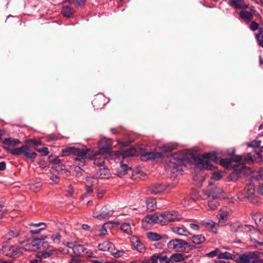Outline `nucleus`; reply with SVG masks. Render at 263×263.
I'll return each mask as SVG.
<instances>
[{
    "label": "nucleus",
    "instance_id": "63",
    "mask_svg": "<svg viewBox=\"0 0 263 263\" xmlns=\"http://www.w3.org/2000/svg\"><path fill=\"white\" fill-rule=\"evenodd\" d=\"M42 260L41 258H36L30 260L29 263H41Z\"/></svg>",
    "mask_w": 263,
    "mask_h": 263
},
{
    "label": "nucleus",
    "instance_id": "43",
    "mask_svg": "<svg viewBox=\"0 0 263 263\" xmlns=\"http://www.w3.org/2000/svg\"><path fill=\"white\" fill-rule=\"evenodd\" d=\"M231 163L232 160L229 158L221 159L219 162L220 164L224 167H228Z\"/></svg>",
    "mask_w": 263,
    "mask_h": 263
},
{
    "label": "nucleus",
    "instance_id": "31",
    "mask_svg": "<svg viewBox=\"0 0 263 263\" xmlns=\"http://www.w3.org/2000/svg\"><path fill=\"white\" fill-rule=\"evenodd\" d=\"M97 174L98 177L101 178H108L110 176L109 170L104 167L98 170Z\"/></svg>",
    "mask_w": 263,
    "mask_h": 263
},
{
    "label": "nucleus",
    "instance_id": "58",
    "mask_svg": "<svg viewBox=\"0 0 263 263\" xmlns=\"http://www.w3.org/2000/svg\"><path fill=\"white\" fill-rule=\"evenodd\" d=\"M190 200L187 199H184L181 202L183 206L187 207L189 205Z\"/></svg>",
    "mask_w": 263,
    "mask_h": 263
},
{
    "label": "nucleus",
    "instance_id": "15",
    "mask_svg": "<svg viewBox=\"0 0 263 263\" xmlns=\"http://www.w3.org/2000/svg\"><path fill=\"white\" fill-rule=\"evenodd\" d=\"M161 213H155L148 215L144 217L143 221L147 223L153 224L155 223L161 224Z\"/></svg>",
    "mask_w": 263,
    "mask_h": 263
},
{
    "label": "nucleus",
    "instance_id": "54",
    "mask_svg": "<svg viewBox=\"0 0 263 263\" xmlns=\"http://www.w3.org/2000/svg\"><path fill=\"white\" fill-rule=\"evenodd\" d=\"M189 226L190 228L193 231H198L199 230V226L196 223H191Z\"/></svg>",
    "mask_w": 263,
    "mask_h": 263
},
{
    "label": "nucleus",
    "instance_id": "45",
    "mask_svg": "<svg viewBox=\"0 0 263 263\" xmlns=\"http://www.w3.org/2000/svg\"><path fill=\"white\" fill-rule=\"evenodd\" d=\"M55 251V250H51L48 251L42 252L41 256L44 258H48L53 255Z\"/></svg>",
    "mask_w": 263,
    "mask_h": 263
},
{
    "label": "nucleus",
    "instance_id": "29",
    "mask_svg": "<svg viewBox=\"0 0 263 263\" xmlns=\"http://www.w3.org/2000/svg\"><path fill=\"white\" fill-rule=\"evenodd\" d=\"M184 259V256L181 253H174L170 256L171 263L180 262Z\"/></svg>",
    "mask_w": 263,
    "mask_h": 263
},
{
    "label": "nucleus",
    "instance_id": "10",
    "mask_svg": "<svg viewBox=\"0 0 263 263\" xmlns=\"http://www.w3.org/2000/svg\"><path fill=\"white\" fill-rule=\"evenodd\" d=\"M17 236H18V241L21 244L25 242L28 240V237L26 233L23 232H20L16 228H12L7 234V237L9 239Z\"/></svg>",
    "mask_w": 263,
    "mask_h": 263
},
{
    "label": "nucleus",
    "instance_id": "23",
    "mask_svg": "<svg viewBox=\"0 0 263 263\" xmlns=\"http://www.w3.org/2000/svg\"><path fill=\"white\" fill-rule=\"evenodd\" d=\"M85 250L86 249L83 245L74 244V246H72V251L76 256L83 255L85 254Z\"/></svg>",
    "mask_w": 263,
    "mask_h": 263
},
{
    "label": "nucleus",
    "instance_id": "49",
    "mask_svg": "<svg viewBox=\"0 0 263 263\" xmlns=\"http://www.w3.org/2000/svg\"><path fill=\"white\" fill-rule=\"evenodd\" d=\"M37 151L41 153L42 156H46L49 153L48 149L47 147H43L41 148H38Z\"/></svg>",
    "mask_w": 263,
    "mask_h": 263
},
{
    "label": "nucleus",
    "instance_id": "35",
    "mask_svg": "<svg viewBox=\"0 0 263 263\" xmlns=\"http://www.w3.org/2000/svg\"><path fill=\"white\" fill-rule=\"evenodd\" d=\"M258 45L263 48V28H259V32L255 35Z\"/></svg>",
    "mask_w": 263,
    "mask_h": 263
},
{
    "label": "nucleus",
    "instance_id": "30",
    "mask_svg": "<svg viewBox=\"0 0 263 263\" xmlns=\"http://www.w3.org/2000/svg\"><path fill=\"white\" fill-rule=\"evenodd\" d=\"M147 210L150 212L154 211L156 209V199L153 198L147 199L146 201Z\"/></svg>",
    "mask_w": 263,
    "mask_h": 263
},
{
    "label": "nucleus",
    "instance_id": "24",
    "mask_svg": "<svg viewBox=\"0 0 263 263\" xmlns=\"http://www.w3.org/2000/svg\"><path fill=\"white\" fill-rule=\"evenodd\" d=\"M27 149H28V146L27 145H23L20 147L15 148L12 149H7V150L14 156H18L22 154L24 155Z\"/></svg>",
    "mask_w": 263,
    "mask_h": 263
},
{
    "label": "nucleus",
    "instance_id": "64",
    "mask_svg": "<svg viewBox=\"0 0 263 263\" xmlns=\"http://www.w3.org/2000/svg\"><path fill=\"white\" fill-rule=\"evenodd\" d=\"M252 263H263V259H254Z\"/></svg>",
    "mask_w": 263,
    "mask_h": 263
},
{
    "label": "nucleus",
    "instance_id": "37",
    "mask_svg": "<svg viewBox=\"0 0 263 263\" xmlns=\"http://www.w3.org/2000/svg\"><path fill=\"white\" fill-rule=\"evenodd\" d=\"M148 238L152 241H158L162 239V236L155 232H149L147 234Z\"/></svg>",
    "mask_w": 263,
    "mask_h": 263
},
{
    "label": "nucleus",
    "instance_id": "50",
    "mask_svg": "<svg viewBox=\"0 0 263 263\" xmlns=\"http://www.w3.org/2000/svg\"><path fill=\"white\" fill-rule=\"evenodd\" d=\"M243 155H234L232 156L231 158L232 162H242Z\"/></svg>",
    "mask_w": 263,
    "mask_h": 263
},
{
    "label": "nucleus",
    "instance_id": "17",
    "mask_svg": "<svg viewBox=\"0 0 263 263\" xmlns=\"http://www.w3.org/2000/svg\"><path fill=\"white\" fill-rule=\"evenodd\" d=\"M130 241L133 246L137 251L140 253L144 252L145 250L144 245L141 242L140 239L138 237L135 236L131 237Z\"/></svg>",
    "mask_w": 263,
    "mask_h": 263
},
{
    "label": "nucleus",
    "instance_id": "33",
    "mask_svg": "<svg viewBox=\"0 0 263 263\" xmlns=\"http://www.w3.org/2000/svg\"><path fill=\"white\" fill-rule=\"evenodd\" d=\"M255 160V157L252 156L250 153L247 155H243L242 163L243 164L252 163Z\"/></svg>",
    "mask_w": 263,
    "mask_h": 263
},
{
    "label": "nucleus",
    "instance_id": "47",
    "mask_svg": "<svg viewBox=\"0 0 263 263\" xmlns=\"http://www.w3.org/2000/svg\"><path fill=\"white\" fill-rule=\"evenodd\" d=\"M29 226L35 228L41 227V229H45L47 227L46 223L44 222L31 223L29 224Z\"/></svg>",
    "mask_w": 263,
    "mask_h": 263
},
{
    "label": "nucleus",
    "instance_id": "5",
    "mask_svg": "<svg viewBox=\"0 0 263 263\" xmlns=\"http://www.w3.org/2000/svg\"><path fill=\"white\" fill-rule=\"evenodd\" d=\"M215 152H210L203 154L201 157H197L195 158V161L201 164L203 168L211 170L214 167L212 162H214L216 158Z\"/></svg>",
    "mask_w": 263,
    "mask_h": 263
},
{
    "label": "nucleus",
    "instance_id": "34",
    "mask_svg": "<svg viewBox=\"0 0 263 263\" xmlns=\"http://www.w3.org/2000/svg\"><path fill=\"white\" fill-rule=\"evenodd\" d=\"M3 143L7 145L10 146H15L19 144H20L21 142L20 140L17 139H13V138H7L5 139Z\"/></svg>",
    "mask_w": 263,
    "mask_h": 263
},
{
    "label": "nucleus",
    "instance_id": "6",
    "mask_svg": "<svg viewBox=\"0 0 263 263\" xmlns=\"http://www.w3.org/2000/svg\"><path fill=\"white\" fill-rule=\"evenodd\" d=\"M89 151V149L86 147L79 148L71 147L65 149L64 152L73 155L75 160L83 162L86 160Z\"/></svg>",
    "mask_w": 263,
    "mask_h": 263
},
{
    "label": "nucleus",
    "instance_id": "55",
    "mask_svg": "<svg viewBox=\"0 0 263 263\" xmlns=\"http://www.w3.org/2000/svg\"><path fill=\"white\" fill-rule=\"evenodd\" d=\"M73 188L72 187L71 185L68 186V189L67 191V193L66 194V196L67 197H71L73 193Z\"/></svg>",
    "mask_w": 263,
    "mask_h": 263
},
{
    "label": "nucleus",
    "instance_id": "56",
    "mask_svg": "<svg viewBox=\"0 0 263 263\" xmlns=\"http://www.w3.org/2000/svg\"><path fill=\"white\" fill-rule=\"evenodd\" d=\"M250 10L251 11V12L253 13V15L256 16H260V14L259 12H258L255 9L254 6H251L250 8Z\"/></svg>",
    "mask_w": 263,
    "mask_h": 263
},
{
    "label": "nucleus",
    "instance_id": "44",
    "mask_svg": "<svg viewBox=\"0 0 263 263\" xmlns=\"http://www.w3.org/2000/svg\"><path fill=\"white\" fill-rule=\"evenodd\" d=\"M51 238L53 242V243L56 244H59L60 242V240L61 238V235L59 233H57L55 234H53L51 237Z\"/></svg>",
    "mask_w": 263,
    "mask_h": 263
},
{
    "label": "nucleus",
    "instance_id": "57",
    "mask_svg": "<svg viewBox=\"0 0 263 263\" xmlns=\"http://www.w3.org/2000/svg\"><path fill=\"white\" fill-rule=\"evenodd\" d=\"M50 179L55 183H58L60 180L59 177L56 175H52Z\"/></svg>",
    "mask_w": 263,
    "mask_h": 263
},
{
    "label": "nucleus",
    "instance_id": "11",
    "mask_svg": "<svg viewBox=\"0 0 263 263\" xmlns=\"http://www.w3.org/2000/svg\"><path fill=\"white\" fill-rule=\"evenodd\" d=\"M113 213L114 211L112 210H109L107 206H105L101 209L99 214L94 213L93 214V217L99 220H105L111 216L113 214Z\"/></svg>",
    "mask_w": 263,
    "mask_h": 263
},
{
    "label": "nucleus",
    "instance_id": "3",
    "mask_svg": "<svg viewBox=\"0 0 263 263\" xmlns=\"http://www.w3.org/2000/svg\"><path fill=\"white\" fill-rule=\"evenodd\" d=\"M238 198L242 201H249L253 204L258 202V199L255 194V187L253 183H249L245 187L243 192L238 194Z\"/></svg>",
    "mask_w": 263,
    "mask_h": 263
},
{
    "label": "nucleus",
    "instance_id": "39",
    "mask_svg": "<svg viewBox=\"0 0 263 263\" xmlns=\"http://www.w3.org/2000/svg\"><path fill=\"white\" fill-rule=\"evenodd\" d=\"M218 258L220 259H234L235 256L229 252H225L218 254Z\"/></svg>",
    "mask_w": 263,
    "mask_h": 263
},
{
    "label": "nucleus",
    "instance_id": "4",
    "mask_svg": "<svg viewBox=\"0 0 263 263\" xmlns=\"http://www.w3.org/2000/svg\"><path fill=\"white\" fill-rule=\"evenodd\" d=\"M167 246L168 248L176 252L187 253L192 250V246L188 242L177 238L171 240Z\"/></svg>",
    "mask_w": 263,
    "mask_h": 263
},
{
    "label": "nucleus",
    "instance_id": "26",
    "mask_svg": "<svg viewBox=\"0 0 263 263\" xmlns=\"http://www.w3.org/2000/svg\"><path fill=\"white\" fill-rule=\"evenodd\" d=\"M74 10L73 8L70 6H64L63 7L61 13L66 17L70 18L73 17Z\"/></svg>",
    "mask_w": 263,
    "mask_h": 263
},
{
    "label": "nucleus",
    "instance_id": "52",
    "mask_svg": "<svg viewBox=\"0 0 263 263\" xmlns=\"http://www.w3.org/2000/svg\"><path fill=\"white\" fill-rule=\"evenodd\" d=\"M262 218H263V216L260 213H256L254 216V219L256 223H257V222H261Z\"/></svg>",
    "mask_w": 263,
    "mask_h": 263
},
{
    "label": "nucleus",
    "instance_id": "51",
    "mask_svg": "<svg viewBox=\"0 0 263 263\" xmlns=\"http://www.w3.org/2000/svg\"><path fill=\"white\" fill-rule=\"evenodd\" d=\"M219 250L218 249H216L215 250L207 253L206 255L209 257H213L214 256H218L219 254Z\"/></svg>",
    "mask_w": 263,
    "mask_h": 263
},
{
    "label": "nucleus",
    "instance_id": "14",
    "mask_svg": "<svg viewBox=\"0 0 263 263\" xmlns=\"http://www.w3.org/2000/svg\"><path fill=\"white\" fill-rule=\"evenodd\" d=\"M164 157V154L162 152H150L142 155L141 159L142 160L148 159L157 160L162 159Z\"/></svg>",
    "mask_w": 263,
    "mask_h": 263
},
{
    "label": "nucleus",
    "instance_id": "38",
    "mask_svg": "<svg viewBox=\"0 0 263 263\" xmlns=\"http://www.w3.org/2000/svg\"><path fill=\"white\" fill-rule=\"evenodd\" d=\"M252 179L255 181L263 182V167L259 170L257 175L253 176Z\"/></svg>",
    "mask_w": 263,
    "mask_h": 263
},
{
    "label": "nucleus",
    "instance_id": "60",
    "mask_svg": "<svg viewBox=\"0 0 263 263\" xmlns=\"http://www.w3.org/2000/svg\"><path fill=\"white\" fill-rule=\"evenodd\" d=\"M6 167V164L5 162H0V171H4Z\"/></svg>",
    "mask_w": 263,
    "mask_h": 263
},
{
    "label": "nucleus",
    "instance_id": "12",
    "mask_svg": "<svg viewBox=\"0 0 263 263\" xmlns=\"http://www.w3.org/2000/svg\"><path fill=\"white\" fill-rule=\"evenodd\" d=\"M16 250L17 247L3 246L2 248H0V254L14 257L18 255V253Z\"/></svg>",
    "mask_w": 263,
    "mask_h": 263
},
{
    "label": "nucleus",
    "instance_id": "59",
    "mask_svg": "<svg viewBox=\"0 0 263 263\" xmlns=\"http://www.w3.org/2000/svg\"><path fill=\"white\" fill-rule=\"evenodd\" d=\"M44 229H41V228H39L36 230H31L30 231V233L32 234H36L39 233L42 230Z\"/></svg>",
    "mask_w": 263,
    "mask_h": 263
},
{
    "label": "nucleus",
    "instance_id": "1",
    "mask_svg": "<svg viewBox=\"0 0 263 263\" xmlns=\"http://www.w3.org/2000/svg\"><path fill=\"white\" fill-rule=\"evenodd\" d=\"M136 151L134 148H128L125 153L121 151H115L111 152V148L109 146L102 147L95 152L93 156L90 157L91 159H93V164L98 166H103L104 164V155L111 154L120 158H124L126 156H134L136 155Z\"/></svg>",
    "mask_w": 263,
    "mask_h": 263
},
{
    "label": "nucleus",
    "instance_id": "20",
    "mask_svg": "<svg viewBox=\"0 0 263 263\" xmlns=\"http://www.w3.org/2000/svg\"><path fill=\"white\" fill-rule=\"evenodd\" d=\"M240 17L246 23L251 22L253 18V13L250 11L242 9L239 12Z\"/></svg>",
    "mask_w": 263,
    "mask_h": 263
},
{
    "label": "nucleus",
    "instance_id": "19",
    "mask_svg": "<svg viewBox=\"0 0 263 263\" xmlns=\"http://www.w3.org/2000/svg\"><path fill=\"white\" fill-rule=\"evenodd\" d=\"M152 260L157 263H171L170 257H168L164 253H156L152 255Z\"/></svg>",
    "mask_w": 263,
    "mask_h": 263
},
{
    "label": "nucleus",
    "instance_id": "22",
    "mask_svg": "<svg viewBox=\"0 0 263 263\" xmlns=\"http://www.w3.org/2000/svg\"><path fill=\"white\" fill-rule=\"evenodd\" d=\"M171 230L174 233L181 236H187L190 234L189 231L183 226L174 227Z\"/></svg>",
    "mask_w": 263,
    "mask_h": 263
},
{
    "label": "nucleus",
    "instance_id": "7",
    "mask_svg": "<svg viewBox=\"0 0 263 263\" xmlns=\"http://www.w3.org/2000/svg\"><path fill=\"white\" fill-rule=\"evenodd\" d=\"M222 193V190L215 187L212 191H209L208 194V206L210 209L214 210L219 205V203L217 199Z\"/></svg>",
    "mask_w": 263,
    "mask_h": 263
},
{
    "label": "nucleus",
    "instance_id": "13",
    "mask_svg": "<svg viewBox=\"0 0 263 263\" xmlns=\"http://www.w3.org/2000/svg\"><path fill=\"white\" fill-rule=\"evenodd\" d=\"M255 259V254L253 252H247L242 254L236 260L237 263H252Z\"/></svg>",
    "mask_w": 263,
    "mask_h": 263
},
{
    "label": "nucleus",
    "instance_id": "18",
    "mask_svg": "<svg viewBox=\"0 0 263 263\" xmlns=\"http://www.w3.org/2000/svg\"><path fill=\"white\" fill-rule=\"evenodd\" d=\"M98 248L99 250L102 251H108L112 254H115V247L112 243L108 241H105L103 242L100 243Z\"/></svg>",
    "mask_w": 263,
    "mask_h": 263
},
{
    "label": "nucleus",
    "instance_id": "21",
    "mask_svg": "<svg viewBox=\"0 0 263 263\" xmlns=\"http://www.w3.org/2000/svg\"><path fill=\"white\" fill-rule=\"evenodd\" d=\"M107 223H104L103 226H96L92 230V233L98 236L105 235L107 234V231L105 228V225Z\"/></svg>",
    "mask_w": 263,
    "mask_h": 263
},
{
    "label": "nucleus",
    "instance_id": "9",
    "mask_svg": "<svg viewBox=\"0 0 263 263\" xmlns=\"http://www.w3.org/2000/svg\"><path fill=\"white\" fill-rule=\"evenodd\" d=\"M44 238L42 237V238L34 239L31 243L26 244L25 247H17L16 251H17L18 254L23 253L24 251H34L39 249L42 240Z\"/></svg>",
    "mask_w": 263,
    "mask_h": 263
},
{
    "label": "nucleus",
    "instance_id": "27",
    "mask_svg": "<svg viewBox=\"0 0 263 263\" xmlns=\"http://www.w3.org/2000/svg\"><path fill=\"white\" fill-rule=\"evenodd\" d=\"M201 224L204 228L214 232L216 223L213 220L210 219H205L201 221Z\"/></svg>",
    "mask_w": 263,
    "mask_h": 263
},
{
    "label": "nucleus",
    "instance_id": "62",
    "mask_svg": "<svg viewBox=\"0 0 263 263\" xmlns=\"http://www.w3.org/2000/svg\"><path fill=\"white\" fill-rule=\"evenodd\" d=\"M51 161L54 164H58L60 163V160L59 157H57L51 160Z\"/></svg>",
    "mask_w": 263,
    "mask_h": 263
},
{
    "label": "nucleus",
    "instance_id": "36",
    "mask_svg": "<svg viewBox=\"0 0 263 263\" xmlns=\"http://www.w3.org/2000/svg\"><path fill=\"white\" fill-rule=\"evenodd\" d=\"M121 230L128 235L132 234V230L130 224L128 222L122 223L120 227Z\"/></svg>",
    "mask_w": 263,
    "mask_h": 263
},
{
    "label": "nucleus",
    "instance_id": "53",
    "mask_svg": "<svg viewBox=\"0 0 263 263\" xmlns=\"http://www.w3.org/2000/svg\"><path fill=\"white\" fill-rule=\"evenodd\" d=\"M86 0H76L74 5L76 7H83L85 4Z\"/></svg>",
    "mask_w": 263,
    "mask_h": 263
},
{
    "label": "nucleus",
    "instance_id": "40",
    "mask_svg": "<svg viewBox=\"0 0 263 263\" xmlns=\"http://www.w3.org/2000/svg\"><path fill=\"white\" fill-rule=\"evenodd\" d=\"M129 167L127 165L124 164H121V170L117 172L119 176L121 177L126 174L127 171L129 170Z\"/></svg>",
    "mask_w": 263,
    "mask_h": 263
},
{
    "label": "nucleus",
    "instance_id": "8",
    "mask_svg": "<svg viewBox=\"0 0 263 263\" xmlns=\"http://www.w3.org/2000/svg\"><path fill=\"white\" fill-rule=\"evenodd\" d=\"M161 224L166 225L171 222L178 221L181 219L182 217L175 211L163 212L161 213Z\"/></svg>",
    "mask_w": 263,
    "mask_h": 263
},
{
    "label": "nucleus",
    "instance_id": "61",
    "mask_svg": "<svg viewBox=\"0 0 263 263\" xmlns=\"http://www.w3.org/2000/svg\"><path fill=\"white\" fill-rule=\"evenodd\" d=\"M258 184L259 185L258 191L261 194L263 195V182H259Z\"/></svg>",
    "mask_w": 263,
    "mask_h": 263
},
{
    "label": "nucleus",
    "instance_id": "2",
    "mask_svg": "<svg viewBox=\"0 0 263 263\" xmlns=\"http://www.w3.org/2000/svg\"><path fill=\"white\" fill-rule=\"evenodd\" d=\"M185 160V157L181 156L180 154H173L170 159V163L165 167V170L170 171L172 174H175L182 171L181 166Z\"/></svg>",
    "mask_w": 263,
    "mask_h": 263
},
{
    "label": "nucleus",
    "instance_id": "16",
    "mask_svg": "<svg viewBox=\"0 0 263 263\" xmlns=\"http://www.w3.org/2000/svg\"><path fill=\"white\" fill-rule=\"evenodd\" d=\"M165 190L164 185L161 183H155L147 188V193L151 194H159L162 193Z\"/></svg>",
    "mask_w": 263,
    "mask_h": 263
},
{
    "label": "nucleus",
    "instance_id": "32",
    "mask_svg": "<svg viewBox=\"0 0 263 263\" xmlns=\"http://www.w3.org/2000/svg\"><path fill=\"white\" fill-rule=\"evenodd\" d=\"M177 144L170 143L165 144L160 147V149L164 152H170L177 148Z\"/></svg>",
    "mask_w": 263,
    "mask_h": 263
},
{
    "label": "nucleus",
    "instance_id": "42",
    "mask_svg": "<svg viewBox=\"0 0 263 263\" xmlns=\"http://www.w3.org/2000/svg\"><path fill=\"white\" fill-rule=\"evenodd\" d=\"M221 174L220 172H214L212 174L211 177V181L209 182V185L212 184V181H217L219 180L221 178Z\"/></svg>",
    "mask_w": 263,
    "mask_h": 263
},
{
    "label": "nucleus",
    "instance_id": "48",
    "mask_svg": "<svg viewBox=\"0 0 263 263\" xmlns=\"http://www.w3.org/2000/svg\"><path fill=\"white\" fill-rule=\"evenodd\" d=\"M249 28L252 31H254L257 29L259 30L260 27H259V24L255 21H251Z\"/></svg>",
    "mask_w": 263,
    "mask_h": 263
},
{
    "label": "nucleus",
    "instance_id": "28",
    "mask_svg": "<svg viewBox=\"0 0 263 263\" xmlns=\"http://www.w3.org/2000/svg\"><path fill=\"white\" fill-rule=\"evenodd\" d=\"M190 240L195 245H200L205 242V238L202 235H194L190 238Z\"/></svg>",
    "mask_w": 263,
    "mask_h": 263
},
{
    "label": "nucleus",
    "instance_id": "25",
    "mask_svg": "<svg viewBox=\"0 0 263 263\" xmlns=\"http://www.w3.org/2000/svg\"><path fill=\"white\" fill-rule=\"evenodd\" d=\"M92 104L96 109L102 108L104 105V98L102 96H97L92 101Z\"/></svg>",
    "mask_w": 263,
    "mask_h": 263
},
{
    "label": "nucleus",
    "instance_id": "41",
    "mask_svg": "<svg viewBox=\"0 0 263 263\" xmlns=\"http://www.w3.org/2000/svg\"><path fill=\"white\" fill-rule=\"evenodd\" d=\"M24 156L27 159H30L33 161L36 157V154L35 152H29V148L27 149L25 152Z\"/></svg>",
    "mask_w": 263,
    "mask_h": 263
},
{
    "label": "nucleus",
    "instance_id": "46",
    "mask_svg": "<svg viewBox=\"0 0 263 263\" xmlns=\"http://www.w3.org/2000/svg\"><path fill=\"white\" fill-rule=\"evenodd\" d=\"M228 212L225 211H220L218 215L219 221L221 220H226L227 219Z\"/></svg>",
    "mask_w": 263,
    "mask_h": 263
}]
</instances>
